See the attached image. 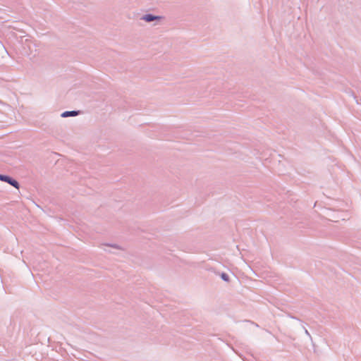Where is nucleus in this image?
Masks as SVG:
<instances>
[{"label": "nucleus", "mask_w": 361, "mask_h": 361, "mask_svg": "<svg viewBox=\"0 0 361 361\" xmlns=\"http://www.w3.org/2000/svg\"><path fill=\"white\" fill-rule=\"evenodd\" d=\"M0 180L8 183L11 185L14 186L16 188H19L18 183L16 180L11 179L10 177L7 176L0 175Z\"/></svg>", "instance_id": "1"}, {"label": "nucleus", "mask_w": 361, "mask_h": 361, "mask_svg": "<svg viewBox=\"0 0 361 361\" xmlns=\"http://www.w3.org/2000/svg\"><path fill=\"white\" fill-rule=\"evenodd\" d=\"M76 115H78V112L75 111H65L62 114L63 117H67V116H76Z\"/></svg>", "instance_id": "2"}, {"label": "nucleus", "mask_w": 361, "mask_h": 361, "mask_svg": "<svg viewBox=\"0 0 361 361\" xmlns=\"http://www.w3.org/2000/svg\"><path fill=\"white\" fill-rule=\"evenodd\" d=\"M157 18L156 16H153L152 15H146L143 17V19L147 22L152 21L153 20Z\"/></svg>", "instance_id": "3"}, {"label": "nucleus", "mask_w": 361, "mask_h": 361, "mask_svg": "<svg viewBox=\"0 0 361 361\" xmlns=\"http://www.w3.org/2000/svg\"><path fill=\"white\" fill-rule=\"evenodd\" d=\"M221 278H222L224 281H228V280H229V279H228V276L226 274H224V273H223V274H221Z\"/></svg>", "instance_id": "4"}]
</instances>
